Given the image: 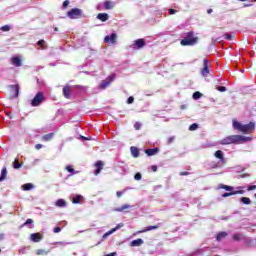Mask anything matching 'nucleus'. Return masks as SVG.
Segmentation results:
<instances>
[{
	"label": "nucleus",
	"mask_w": 256,
	"mask_h": 256,
	"mask_svg": "<svg viewBox=\"0 0 256 256\" xmlns=\"http://www.w3.org/2000/svg\"><path fill=\"white\" fill-rule=\"evenodd\" d=\"M247 141H251L250 137H245L242 135H231L227 136L224 139L219 141L220 145H239L241 143H247Z\"/></svg>",
	"instance_id": "nucleus-1"
},
{
	"label": "nucleus",
	"mask_w": 256,
	"mask_h": 256,
	"mask_svg": "<svg viewBox=\"0 0 256 256\" xmlns=\"http://www.w3.org/2000/svg\"><path fill=\"white\" fill-rule=\"evenodd\" d=\"M199 43V37L195 36V32L190 31L185 34L183 39L180 41L182 47H193Z\"/></svg>",
	"instance_id": "nucleus-2"
},
{
	"label": "nucleus",
	"mask_w": 256,
	"mask_h": 256,
	"mask_svg": "<svg viewBox=\"0 0 256 256\" xmlns=\"http://www.w3.org/2000/svg\"><path fill=\"white\" fill-rule=\"evenodd\" d=\"M233 129L240 131L241 133H253V131H255V123L250 122L248 124H241V122L233 120Z\"/></svg>",
	"instance_id": "nucleus-3"
},
{
	"label": "nucleus",
	"mask_w": 256,
	"mask_h": 256,
	"mask_svg": "<svg viewBox=\"0 0 256 256\" xmlns=\"http://www.w3.org/2000/svg\"><path fill=\"white\" fill-rule=\"evenodd\" d=\"M45 101V95L43 92H38L34 98L31 100L30 105L31 107H39Z\"/></svg>",
	"instance_id": "nucleus-4"
},
{
	"label": "nucleus",
	"mask_w": 256,
	"mask_h": 256,
	"mask_svg": "<svg viewBox=\"0 0 256 256\" xmlns=\"http://www.w3.org/2000/svg\"><path fill=\"white\" fill-rule=\"evenodd\" d=\"M115 73L110 74L106 79L102 80L100 85H99V89L105 90L107 89V87H109V85H111V83H113L115 81Z\"/></svg>",
	"instance_id": "nucleus-5"
},
{
	"label": "nucleus",
	"mask_w": 256,
	"mask_h": 256,
	"mask_svg": "<svg viewBox=\"0 0 256 256\" xmlns=\"http://www.w3.org/2000/svg\"><path fill=\"white\" fill-rule=\"evenodd\" d=\"M115 73L110 74L106 79L102 80L100 85H99V89L105 90L107 89V87H109V85H111V83H113L115 81Z\"/></svg>",
	"instance_id": "nucleus-6"
},
{
	"label": "nucleus",
	"mask_w": 256,
	"mask_h": 256,
	"mask_svg": "<svg viewBox=\"0 0 256 256\" xmlns=\"http://www.w3.org/2000/svg\"><path fill=\"white\" fill-rule=\"evenodd\" d=\"M147 43L145 42V39L140 38L135 40L131 45L130 49H133V51H139L140 49H143Z\"/></svg>",
	"instance_id": "nucleus-7"
},
{
	"label": "nucleus",
	"mask_w": 256,
	"mask_h": 256,
	"mask_svg": "<svg viewBox=\"0 0 256 256\" xmlns=\"http://www.w3.org/2000/svg\"><path fill=\"white\" fill-rule=\"evenodd\" d=\"M83 15V11L79 8H73L67 12L69 19H79Z\"/></svg>",
	"instance_id": "nucleus-8"
},
{
	"label": "nucleus",
	"mask_w": 256,
	"mask_h": 256,
	"mask_svg": "<svg viewBox=\"0 0 256 256\" xmlns=\"http://www.w3.org/2000/svg\"><path fill=\"white\" fill-rule=\"evenodd\" d=\"M20 89H21V87L19 86V84L10 85L9 91H10L11 97H15V98L19 97Z\"/></svg>",
	"instance_id": "nucleus-9"
},
{
	"label": "nucleus",
	"mask_w": 256,
	"mask_h": 256,
	"mask_svg": "<svg viewBox=\"0 0 256 256\" xmlns=\"http://www.w3.org/2000/svg\"><path fill=\"white\" fill-rule=\"evenodd\" d=\"M104 43L115 45V43H117V33H111L110 35L105 36Z\"/></svg>",
	"instance_id": "nucleus-10"
},
{
	"label": "nucleus",
	"mask_w": 256,
	"mask_h": 256,
	"mask_svg": "<svg viewBox=\"0 0 256 256\" xmlns=\"http://www.w3.org/2000/svg\"><path fill=\"white\" fill-rule=\"evenodd\" d=\"M201 75L202 77H207V75H209V60H207V58L203 60V68L201 70Z\"/></svg>",
	"instance_id": "nucleus-11"
},
{
	"label": "nucleus",
	"mask_w": 256,
	"mask_h": 256,
	"mask_svg": "<svg viewBox=\"0 0 256 256\" xmlns=\"http://www.w3.org/2000/svg\"><path fill=\"white\" fill-rule=\"evenodd\" d=\"M121 227H124V224H123V223L117 224L116 227L112 228L110 231L106 232V233L103 235V239H107V237H109V235H113V233H115V231H119V229H121Z\"/></svg>",
	"instance_id": "nucleus-12"
},
{
	"label": "nucleus",
	"mask_w": 256,
	"mask_h": 256,
	"mask_svg": "<svg viewBox=\"0 0 256 256\" xmlns=\"http://www.w3.org/2000/svg\"><path fill=\"white\" fill-rule=\"evenodd\" d=\"M214 157H216V159H219V163H221V165H225L227 163L225 157L223 156V151L221 150H217L214 154Z\"/></svg>",
	"instance_id": "nucleus-13"
},
{
	"label": "nucleus",
	"mask_w": 256,
	"mask_h": 256,
	"mask_svg": "<svg viewBox=\"0 0 256 256\" xmlns=\"http://www.w3.org/2000/svg\"><path fill=\"white\" fill-rule=\"evenodd\" d=\"M30 240L32 243H39L40 241H43V236L41 233H33L30 235Z\"/></svg>",
	"instance_id": "nucleus-14"
},
{
	"label": "nucleus",
	"mask_w": 256,
	"mask_h": 256,
	"mask_svg": "<svg viewBox=\"0 0 256 256\" xmlns=\"http://www.w3.org/2000/svg\"><path fill=\"white\" fill-rule=\"evenodd\" d=\"M72 87H73V89H75V91L78 95H81L83 93H87V86L75 85V86H72Z\"/></svg>",
	"instance_id": "nucleus-15"
},
{
	"label": "nucleus",
	"mask_w": 256,
	"mask_h": 256,
	"mask_svg": "<svg viewBox=\"0 0 256 256\" xmlns=\"http://www.w3.org/2000/svg\"><path fill=\"white\" fill-rule=\"evenodd\" d=\"M116 3L113 1L106 0L103 2V7L106 11H109L115 7Z\"/></svg>",
	"instance_id": "nucleus-16"
},
{
	"label": "nucleus",
	"mask_w": 256,
	"mask_h": 256,
	"mask_svg": "<svg viewBox=\"0 0 256 256\" xmlns=\"http://www.w3.org/2000/svg\"><path fill=\"white\" fill-rule=\"evenodd\" d=\"M63 96L65 99H71V86L66 85L63 87Z\"/></svg>",
	"instance_id": "nucleus-17"
},
{
	"label": "nucleus",
	"mask_w": 256,
	"mask_h": 256,
	"mask_svg": "<svg viewBox=\"0 0 256 256\" xmlns=\"http://www.w3.org/2000/svg\"><path fill=\"white\" fill-rule=\"evenodd\" d=\"M11 63L14 65V67H21V65H23V62L19 56L12 57Z\"/></svg>",
	"instance_id": "nucleus-18"
},
{
	"label": "nucleus",
	"mask_w": 256,
	"mask_h": 256,
	"mask_svg": "<svg viewBox=\"0 0 256 256\" xmlns=\"http://www.w3.org/2000/svg\"><path fill=\"white\" fill-rule=\"evenodd\" d=\"M95 166H96V169L94 171V175H99L101 171H103V162L97 161Z\"/></svg>",
	"instance_id": "nucleus-19"
},
{
	"label": "nucleus",
	"mask_w": 256,
	"mask_h": 256,
	"mask_svg": "<svg viewBox=\"0 0 256 256\" xmlns=\"http://www.w3.org/2000/svg\"><path fill=\"white\" fill-rule=\"evenodd\" d=\"M145 153L148 157H153V155H157V153H159V148L146 149Z\"/></svg>",
	"instance_id": "nucleus-20"
},
{
	"label": "nucleus",
	"mask_w": 256,
	"mask_h": 256,
	"mask_svg": "<svg viewBox=\"0 0 256 256\" xmlns=\"http://www.w3.org/2000/svg\"><path fill=\"white\" fill-rule=\"evenodd\" d=\"M143 243H144L143 239L138 238V239H136V240H133V241L130 243V245H131V247H141V245H143Z\"/></svg>",
	"instance_id": "nucleus-21"
},
{
	"label": "nucleus",
	"mask_w": 256,
	"mask_h": 256,
	"mask_svg": "<svg viewBox=\"0 0 256 256\" xmlns=\"http://www.w3.org/2000/svg\"><path fill=\"white\" fill-rule=\"evenodd\" d=\"M97 19H99L100 21H103V22L109 21V14H107V13H99L97 15Z\"/></svg>",
	"instance_id": "nucleus-22"
},
{
	"label": "nucleus",
	"mask_w": 256,
	"mask_h": 256,
	"mask_svg": "<svg viewBox=\"0 0 256 256\" xmlns=\"http://www.w3.org/2000/svg\"><path fill=\"white\" fill-rule=\"evenodd\" d=\"M130 151H131L132 157H134L135 159H137V157H139V149L137 147L131 146Z\"/></svg>",
	"instance_id": "nucleus-23"
},
{
	"label": "nucleus",
	"mask_w": 256,
	"mask_h": 256,
	"mask_svg": "<svg viewBox=\"0 0 256 256\" xmlns=\"http://www.w3.org/2000/svg\"><path fill=\"white\" fill-rule=\"evenodd\" d=\"M55 205L56 207H67V202L64 200V199H58L56 202H55Z\"/></svg>",
	"instance_id": "nucleus-24"
},
{
	"label": "nucleus",
	"mask_w": 256,
	"mask_h": 256,
	"mask_svg": "<svg viewBox=\"0 0 256 256\" xmlns=\"http://www.w3.org/2000/svg\"><path fill=\"white\" fill-rule=\"evenodd\" d=\"M7 179V168L3 167L1 170L0 183Z\"/></svg>",
	"instance_id": "nucleus-25"
},
{
	"label": "nucleus",
	"mask_w": 256,
	"mask_h": 256,
	"mask_svg": "<svg viewBox=\"0 0 256 256\" xmlns=\"http://www.w3.org/2000/svg\"><path fill=\"white\" fill-rule=\"evenodd\" d=\"M161 226V224L155 225V226H147L146 228H144L141 233H147V231H153L154 229H159V227Z\"/></svg>",
	"instance_id": "nucleus-26"
},
{
	"label": "nucleus",
	"mask_w": 256,
	"mask_h": 256,
	"mask_svg": "<svg viewBox=\"0 0 256 256\" xmlns=\"http://www.w3.org/2000/svg\"><path fill=\"white\" fill-rule=\"evenodd\" d=\"M22 189L23 191H31V189H35V185H33L32 183H26L22 185Z\"/></svg>",
	"instance_id": "nucleus-27"
},
{
	"label": "nucleus",
	"mask_w": 256,
	"mask_h": 256,
	"mask_svg": "<svg viewBox=\"0 0 256 256\" xmlns=\"http://www.w3.org/2000/svg\"><path fill=\"white\" fill-rule=\"evenodd\" d=\"M117 172L120 173V175H125L127 173V166H117Z\"/></svg>",
	"instance_id": "nucleus-28"
},
{
	"label": "nucleus",
	"mask_w": 256,
	"mask_h": 256,
	"mask_svg": "<svg viewBox=\"0 0 256 256\" xmlns=\"http://www.w3.org/2000/svg\"><path fill=\"white\" fill-rule=\"evenodd\" d=\"M227 235V232H219L216 236V241H223Z\"/></svg>",
	"instance_id": "nucleus-29"
},
{
	"label": "nucleus",
	"mask_w": 256,
	"mask_h": 256,
	"mask_svg": "<svg viewBox=\"0 0 256 256\" xmlns=\"http://www.w3.org/2000/svg\"><path fill=\"white\" fill-rule=\"evenodd\" d=\"M82 199H83L82 195H76L72 198V203H74V205H78V203H81Z\"/></svg>",
	"instance_id": "nucleus-30"
},
{
	"label": "nucleus",
	"mask_w": 256,
	"mask_h": 256,
	"mask_svg": "<svg viewBox=\"0 0 256 256\" xmlns=\"http://www.w3.org/2000/svg\"><path fill=\"white\" fill-rule=\"evenodd\" d=\"M66 171H68V173H70L69 177H71V175H77V173H79L78 171H75V169H73V166H66Z\"/></svg>",
	"instance_id": "nucleus-31"
},
{
	"label": "nucleus",
	"mask_w": 256,
	"mask_h": 256,
	"mask_svg": "<svg viewBox=\"0 0 256 256\" xmlns=\"http://www.w3.org/2000/svg\"><path fill=\"white\" fill-rule=\"evenodd\" d=\"M219 189H225V191H230L233 192V186L225 185V184H220Z\"/></svg>",
	"instance_id": "nucleus-32"
},
{
	"label": "nucleus",
	"mask_w": 256,
	"mask_h": 256,
	"mask_svg": "<svg viewBox=\"0 0 256 256\" xmlns=\"http://www.w3.org/2000/svg\"><path fill=\"white\" fill-rule=\"evenodd\" d=\"M201 97H203V94L199 91L194 92L192 95V99H194L195 101L201 99Z\"/></svg>",
	"instance_id": "nucleus-33"
},
{
	"label": "nucleus",
	"mask_w": 256,
	"mask_h": 256,
	"mask_svg": "<svg viewBox=\"0 0 256 256\" xmlns=\"http://www.w3.org/2000/svg\"><path fill=\"white\" fill-rule=\"evenodd\" d=\"M240 202L243 203L244 205H251V199L248 197L240 198Z\"/></svg>",
	"instance_id": "nucleus-34"
},
{
	"label": "nucleus",
	"mask_w": 256,
	"mask_h": 256,
	"mask_svg": "<svg viewBox=\"0 0 256 256\" xmlns=\"http://www.w3.org/2000/svg\"><path fill=\"white\" fill-rule=\"evenodd\" d=\"M125 209H131V205L125 204L120 208H116L115 211H118V213H121L122 211H125Z\"/></svg>",
	"instance_id": "nucleus-35"
},
{
	"label": "nucleus",
	"mask_w": 256,
	"mask_h": 256,
	"mask_svg": "<svg viewBox=\"0 0 256 256\" xmlns=\"http://www.w3.org/2000/svg\"><path fill=\"white\" fill-rule=\"evenodd\" d=\"M54 133H49V134H46L42 137L43 141H51V139H53L54 137Z\"/></svg>",
	"instance_id": "nucleus-36"
},
{
	"label": "nucleus",
	"mask_w": 256,
	"mask_h": 256,
	"mask_svg": "<svg viewBox=\"0 0 256 256\" xmlns=\"http://www.w3.org/2000/svg\"><path fill=\"white\" fill-rule=\"evenodd\" d=\"M37 45H38V47H40L42 49H47V44H46L45 40H39L37 42Z\"/></svg>",
	"instance_id": "nucleus-37"
},
{
	"label": "nucleus",
	"mask_w": 256,
	"mask_h": 256,
	"mask_svg": "<svg viewBox=\"0 0 256 256\" xmlns=\"http://www.w3.org/2000/svg\"><path fill=\"white\" fill-rule=\"evenodd\" d=\"M199 129V124L193 123L189 126V131H197Z\"/></svg>",
	"instance_id": "nucleus-38"
},
{
	"label": "nucleus",
	"mask_w": 256,
	"mask_h": 256,
	"mask_svg": "<svg viewBox=\"0 0 256 256\" xmlns=\"http://www.w3.org/2000/svg\"><path fill=\"white\" fill-rule=\"evenodd\" d=\"M13 167L15 169H21V163H19V159H15L14 162H13Z\"/></svg>",
	"instance_id": "nucleus-39"
},
{
	"label": "nucleus",
	"mask_w": 256,
	"mask_h": 256,
	"mask_svg": "<svg viewBox=\"0 0 256 256\" xmlns=\"http://www.w3.org/2000/svg\"><path fill=\"white\" fill-rule=\"evenodd\" d=\"M49 251L47 250H43V249H39L36 251V255H48Z\"/></svg>",
	"instance_id": "nucleus-40"
},
{
	"label": "nucleus",
	"mask_w": 256,
	"mask_h": 256,
	"mask_svg": "<svg viewBox=\"0 0 256 256\" xmlns=\"http://www.w3.org/2000/svg\"><path fill=\"white\" fill-rule=\"evenodd\" d=\"M28 248L27 247H22L18 250L19 255H25L27 253Z\"/></svg>",
	"instance_id": "nucleus-41"
},
{
	"label": "nucleus",
	"mask_w": 256,
	"mask_h": 256,
	"mask_svg": "<svg viewBox=\"0 0 256 256\" xmlns=\"http://www.w3.org/2000/svg\"><path fill=\"white\" fill-rule=\"evenodd\" d=\"M224 39H226L227 41H233V35H231V33H225Z\"/></svg>",
	"instance_id": "nucleus-42"
},
{
	"label": "nucleus",
	"mask_w": 256,
	"mask_h": 256,
	"mask_svg": "<svg viewBox=\"0 0 256 256\" xmlns=\"http://www.w3.org/2000/svg\"><path fill=\"white\" fill-rule=\"evenodd\" d=\"M217 91H220V93H225L227 91V87L225 86H216Z\"/></svg>",
	"instance_id": "nucleus-43"
},
{
	"label": "nucleus",
	"mask_w": 256,
	"mask_h": 256,
	"mask_svg": "<svg viewBox=\"0 0 256 256\" xmlns=\"http://www.w3.org/2000/svg\"><path fill=\"white\" fill-rule=\"evenodd\" d=\"M0 31H4V32H7V31H11V26L9 25H4L0 28Z\"/></svg>",
	"instance_id": "nucleus-44"
},
{
	"label": "nucleus",
	"mask_w": 256,
	"mask_h": 256,
	"mask_svg": "<svg viewBox=\"0 0 256 256\" xmlns=\"http://www.w3.org/2000/svg\"><path fill=\"white\" fill-rule=\"evenodd\" d=\"M232 195H235L234 191L232 192H225L224 194H222L223 198H227V197H231Z\"/></svg>",
	"instance_id": "nucleus-45"
},
{
	"label": "nucleus",
	"mask_w": 256,
	"mask_h": 256,
	"mask_svg": "<svg viewBox=\"0 0 256 256\" xmlns=\"http://www.w3.org/2000/svg\"><path fill=\"white\" fill-rule=\"evenodd\" d=\"M134 179H135V181H141V179H142L141 173H140V172L136 173V174L134 175Z\"/></svg>",
	"instance_id": "nucleus-46"
},
{
	"label": "nucleus",
	"mask_w": 256,
	"mask_h": 256,
	"mask_svg": "<svg viewBox=\"0 0 256 256\" xmlns=\"http://www.w3.org/2000/svg\"><path fill=\"white\" fill-rule=\"evenodd\" d=\"M233 239H234V241H241V234H239V233L234 234Z\"/></svg>",
	"instance_id": "nucleus-47"
},
{
	"label": "nucleus",
	"mask_w": 256,
	"mask_h": 256,
	"mask_svg": "<svg viewBox=\"0 0 256 256\" xmlns=\"http://www.w3.org/2000/svg\"><path fill=\"white\" fill-rule=\"evenodd\" d=\"M69 0H65L62 4V9H67V7H69Z\"/></svg>",
	"instance_id": "nucleus-48"
},
{
	"label": "nucleus",
	"mask_w": 256,
	"mask_h": 256,
	"mask_svg": "<svg viewBox=\"0 0 256 256\" xmlns=\"http://www.w3.org/2000/svg\"><path fill=\"white\" fill-rule=\"evenodd\" d=\"M126 191H127V190H125V189L122 190V191H117V192H116L117 197H118V198H119V197H122Z\"/></svg>",
	"instance_id": "nucleus-49"
},
{
	"label": "nucleus",
	"mask_w": 256,
	"mask_h": 256,
	"mask_svg": "<svg viewBox=\"0 0 256 256\" xmlns=\"http://www.w3.org/2000/svg\"><path fill=\"white\" fill-rule=\"evenodd\" d=\"M134 101H135V98H134L133 96H130V97L127 99L128 105H131Z\"/></svg>",
	"instance_id": "nucleus-50"
},
{
	"label": "nucleus",
	"mask_w": 256,
	"mask_h": 256,
	"mask_svg": "<svg viewBox=\"0 0 256 256\" xmlns=\"http://www.w3.org/2000/svg\"><path fill=\"white\" fill-rule=\"evenodd\" d=\"M245 193V190H236L234 191V195H243Z\"/></svg>",
	"instance_id": "nucleus-51"
},
{
	"label": "nucleus",
	"mask_w": 256,
	"mask_h": 256,
	"mask_svg": "<svg viewBox=\"0 0 256 256\" xmlns=\"http://www.w3.org/2000/svg\"><path fill=\"white\" fill-rule=\"evenodd\" d=\"M134 128L136 129V131H139V129H141V123L136 122V123L134 124Z\"/></svg>",
	"instance_id": "nucleus-52"
},
{
	"label": "nucleus",
	"mask_w": 256,
	"mask_h": 256,
	"mask_svg": "<svg viewBox=\"0 0 256 256\" xmlns=\"http://www.w3.org/2000/svg\"><path fill=\"white\" fill-rule=\"evenodd\" d=\"M173 141H175V136L169 137L168 140H167V143H168L169 145H171V143H173Z\"/></svg>",
	"instance_id": "nucleus-53"
},
{
	"label": "nucleus",
	"mask_w": 256,
	"mask_h": 256,
	"mask_svg": "<svg viewBox=\"0 0 256 256\" xmlns=\"http://www.w3.org/2000/svg\"><path fill=\"white\" fill-rule=\"evenodd\" d=\"M24 225H33V219L28 218V219L26 220V222L24 223Z\"/></svg>",
	"instance_id": "nucleus-54"
},
{
	"label": "nucleus",
	"mask_w": 256,
	"mask_h": 256,
	"mask_svg": "<svg viewBox=\"0 0 256 256\" xmlns=\"http://www.w3.org/2000/svg\"><path fill=\"white\" fill-rule=\"evenodd\" d=\"M255 189H256V185H250L248 186L247 191H255Z\"/></svg>",
	"instance_id": "nucleus-55"
},
{
	"label": "nucleus",
	"mask_w": 256,
	"mask_h": 256,
	"mask_svg": "<svg viewBox=\"0 0 256 256\" xmlns=\"http://www.w3.org/2000/svg\"><path fill=\"white\" fill-rule=\"evenodd\" d=\"M54 245H62L63 247H65V245H69V243H67V242H55Z\"/></svg>",
	"instance_id": "nucleus-56"
},
{
	"label": "nucleus",
	"mask_w": 256,
	"mask_h": 256,
	"mask_svg": "<svg viewBox=\"0 0 256 256\" xmlns=\"http://www.w3.org/2000/svg\"><path fill=\"white\" fill-rule=\"evenodd\" d=\"M168 13H169V15H175V13H177V10H175V9H169V10H168Z\"/></svg>",
	"instance_id": "nucleus-57"
},
{
	"label": "nucleus",
	"mask_w": 256,
	"mask_h": 256,
	"mask_svg": "<svg viewBox=\"0 0 256 256\" xmlns=\"http://www.w3.org/2000/svg\"><path fill=\"white\" fill-rule=\"evenodd\" d=\"M53 231L54 233H61V227H55Z\"/></svg>",
	"instance_id": "nucleus-58"
},
{
	"label": "nucleus",
	"mask_w": 256,
	"mask_h": 256,
	"mask_svg": "<svg viewBox=\"0 0 256 256\" xmlns=\"http://www.w3.org/2000/svg\"><path fill=\"white\" fill-rule=\"evenodd\" d=\"M35 149H37V150L43 149V144H36Z\"/></svg>",
	"instance_id": "nucleus-59"
},
{
	"label": "nucleus",
	"mask_w": 256,
	"mask_h": 256,
	"mask_svg": "<svg viewBox=\"0 0 256 256\" xmlns=\"http://www.w3.org/2000/svg\"><path fill=\"white\" fill-rule=\"evenodd\" d=\"M211 167H212V169H217V168L219 167V164H217V163H212V164H211Z\"/></svg>",
	"instance_id": "nucleus-60"
},
{
	"label": "nucleus",
	"mask_w": 256,
	"mask_h": 256,
	"mask_svg": "<svg viewBox=\"0 0 256 256\" xmlns=\"http://www.w3.org/2000/svg\"><path fill=\"white\" fill-rule=\"evenodd\" d=\"M105 256H117V252H112V253L106 254Z\"/></svg>",
	"instance_id": "nucleus-61"
},
{
	"label": "nucleus",
	"mask_w": 256,
	"mask_h": 256,
	"mask_svg": "<svg viewBox=\"0 0 256 256\" xmlns=\"http://www.w3.org/2000/svg\"><path fill=\"white\" fill-rule=\"evenodd\" d=\"M239 177H241V179H245V177H249V174H242Z\"/></svg>",
	"instance_id": "nucleus-62"
},
{
	"label": "nucleus",
	"mask_w": 256,
	"mask_h": 256,
	"mask_svg": "<svg viewBox=\"0 0 256 256\" xmlns=\"http://www.w3.org/2000/svg\"><path fill=\"white\" fill-rule=\"evenodd\" d=\"M180 175L183 177L185 175H189V172H181Z\"/></svg>",
	"instance_id": "nucleus-63"
},
{
	"label": "nucleus",
	"mask_w": 256,
	"mask_h": 256,
	"mask_svg": "<svg viewBox=\"0 0 256 256\" xmlns=\"http://www.w3.org/2000/svg\"><path fill=\"white\" fill-rule=\"evenodd\" d=\"M152 171H157V166H152Z\"/></svg>",
	"instance_id": "nucleus-64"
}]
</instances>
